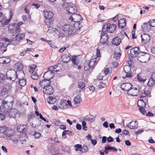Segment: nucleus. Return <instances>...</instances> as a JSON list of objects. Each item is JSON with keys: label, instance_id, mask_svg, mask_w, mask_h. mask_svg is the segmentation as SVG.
I'll return each instance as SVG.
<instances>
[{"label": "nucleus", "instance_id": "8", "mask_svg": "<svg viewBox=\"0 0 155 155\" xmlns=\"http://www.w3.org/2000/svg\"><path fill=\"white\" fill-rule=\"evenodd\" d=\"M10 109L7 113L10 117L15 118L17 116L19 117V113H18V112L17 109L12 108Z\"/></svg>", "mask_w": 155, "mask_h": 155}, {"label": "nucleus", "instance_id": "62", "mask_svg": "<svg viewBox=\"0 0 155 155\" xmlns=\"http://www.w3.org/2000/svg\"><path fill=\"white\" fill-rule=\"evenodd\" d=\"M137 79L140 82H144L146 81L145 79L142 78L138 75L137 76Z\"/></svg>", "mask_w": 155, "mask_h": 155}, {"label": "nucleus", "instance_id": "57", "mask_svg": "<svg viewBox=\"0 0 155 155\" xmlns=\"http://www.w3.org/2000/svg\"><path fill=\"white\" fill-rule=\"evenodd\" d=\"M143 108L144 107L139 108V110L143 114H146V112L145 110V109Z\"/></svg>", "mask_w": 155, "mask_h": 155}, {"label": "nucleus", "instance_id": "44", "mask_svg": "<svg viewBox=\"0 0 155 155\" xmlns=\"http://www.w3.org/2000/svg\"><path fill=\"white\" fill-rule=\"evenodd\" d=\"M49 101H48V103L49 104H54L56 101V99L51 97H49Z\"/></svg>", "mask_w": 155, "mask_h": 155}, {"label": "nucleus", "instance_id": "16", "mask_svg": "<svg viewBox=\"0 0 155 155\" xmlns=\"http://www.w3.org/2000/svg\"><path fill=\"white\" fill-rule=\"evenodd\" d=\"M43 91L46 94L51 95L53 93L54 91L53 89V87L50 85L44 87Z\"/></svg>", "mask_w": 155, "mask_h": 155}, {"label": "nucleus", "instance_id": "41", "mask_svg": "<svg viewBox=\"0 0 155 155\" xmlns=\"http://www.w3.org/2000/svg\"><path fill=\"white\" fill-rule=\"evenodd\" d=\"M76 56H72L71 60L73 64L75 65H78L79 63V61L76 59Z\"/></svg>", "mask_w": 155, "mask_h": 155}, {"label": "nucleus", "instance_id": "17", "mask_svg": "<svg viewBox=\"0 0 155 155\" xmlns=\"http://www.w3.org/2000/svg\"><path fill=\"white\" fill-rule=\"evenodd\" d=\"M77 8L75 4L72 3L68 10V12L69 14H75L77 12Z\"/></svg>", "mask_w": 155, "mask_h": 155}, {"label": "nucleus", "instance_id": "25", "mask_svg": "<svg viewBox=\"0 0 155 155\" xmlns=\"http://www.w3.org/2000/svg\"><path fill=\"white\" fill-rule=\"evenodd\" d=\"M82 101L81 98L79 96L77 95L74 97L73 103L74 105L78 106Z\"/></svg>", "mask_w": 155, "mask_h": 155}, {"label": "nucleus", "instance_id": "61", "mask_svg": "<svg viewBox=\"0 0 155 155\" xmlns=\"http://www.w3.org/2000/svg\"><path fill=\"white\" fill-rule=\"evenodd\" d=\"M107 140L108 142H112L114 141V139L111 137H109L107 138Z\"/></svg>", "mask_w": 155, "mask_h": 155}, {"label": "nucleus", "instance_id": "21", "mask_svg": "<svg viewBox=\"0 0 155 155\" xmlns=\"http://www.w3.org/2000/svg\"><path fill=\"white\" fill-rule=\"evenodd\" d=\"M16 24L15 23H12V24H10L8 27L9 32L12 33V34H13L12 36H15L14 34L16 33L15 29L14 28L15 27Z\"/></svg>", "mask_w": 155, "mask_h": 155}, {"label": "nucleus", "instance_id": "45", "mask_svg": "<svg viewBox=\"0 0 155 155\" xmlns=\"http://www.w3.org/2000/svg\"><path fill=\"white\" fill-rule=\"evenodd\" d=\"M6 18L5 16L2 12L0 15V22H2V24Z\"/></svg>", "mask_w": 155, "mask_h": 155}, {"label": "nucleus", "instance_id": "3", "mask_svg": "<svg viewBox=\"0 0 155 155\" xmlns=\"http://www.w3.org/2000/svg\"><path fill=\"white\" fill-rule=\"evenodd\" d=\"M142 51H140V48L138 47H135L132 48L129 51H127V53L129 55V57L134 58L135 57L138 58L139 55V53H140Z\"/></svg>", "mask_w": 155, "mask_h": 155}, {"label": "nucleus", "instance_id": "33", "mask_svg": "<svg viewBox=\"0 0 155 155\" xmlns=\"http://www.w3.org/2000/svg\"><path fill=\"white\" fill-rule=\"evenodd\" d=\"M10 59L6 57L0 58V63L6 64L9 63L10 62Z\"/></svg>", "mask_w": 155, "mask_h": 155}, {"label": "nucleus", "instance_id": "9", "mask_svg": "<svg viewBox=\"0 0 155 155\" xmlns=\"http://www.w3.org/2000/svg\"><path fill=\"white\" fill-rule=\"evenodd\" d=\"M69 19L72 21L77 22H80L83 19V18L80 15L75 13L70 17Z\"/></svg>", "mask_w": 155, "mask_h": 155}, {"label": "nucleus", "instance_id": "51", "mask_svg": "<svg viewBox=\"0 0 155 155\" xmlns=\"http://www.w3.org/2000/svg\"><path fill=\"white\" fill-rule=\"evenodd\" d=\"M35 116V115L33 113L31 112L28 115V120L29 121L30 119L34 118Z\"/></svg>", "mask_w": 155, "mask_h": 155}, {"label": "nucleus", "instance_id": "54", "mask_svg": "<svg viewBox=\"0 0 155 155\" xmlns=\"http://www.w3.org/2000/svg\"><path fill=\"white\" fill-rule=\"evenodd\" d=\"M6 127L5 126H2L0 127V133H4L6 130Z\"/></svg>", "mask_w": 155, "mask_h": 155}, {"label": "nucleus", "instance_id": "53", "mask_svg": "<svg viewBox=\"0 0 155 155\" xmlns=\"http://www.w3.org/2000/svg\"><path fill=\"white\" fill-rule=\"evenodd\" d=\"M106 86V84L105 83L101 82L99 85V87L100 88H102L105 87Z\"/></svg>", "mask_w": 155, "mask_h": 155}, {"label": "nucleus", "instance_id": "42", "mask_svg": "<svg viewBox=\"0 0 155 155\" xmlns=\"http://www.w3.org/2000/svg\"><path fill=\"white\" fill-rule=\"evenodd\" d=\"M31 134L34 135L36 138H38L41 136V134L38 132L35 131H33L31 132Z\"/></svg>", "mask_w": 155, "mask_h": 155}, {"label": "nucleus", "instance_id": "40", "mask_svg": "<svg viewBox=\"0 0 155 155\" xmlns=\"http://www.w3.org/2000/svg\"><path fill=\"white\" fill-rule=\"evenodd\" d=\"M29 5H25V6H22L21 8V9L22 10H24L25 11V12L27 14L29 13V9L30 7L29 6Z\"/></svg>", "mask_w": 155, "mask_h": 155}, {"label": "nucleus", "instance_id": "19", "mask_svg": "<svg viewBox=\"0 0 155 155\" xmlns=\"http://www.w3.org/2000/svg\"><path fill=\"white\" fill-rule=\"evenodd\" d=\"M132 85L130 83L123 84L121 86V89L124 91L128 92L132 87Z\"/></svg>", "mask_w": 155, "mask_h": 155}, {"label": "nucleus", "instance_id": "13", "mask_svg": "<svg viewBox=\"0 0 155 155\" xmlns=\"http://www.w3.org/2000/svg\"><path fill=\"white\" fill-rule=\"evenodd\" d=\"M142 42L147 44L148 43L150 40V38L149 35L146 34H143L140 36Z\"/></svg>", "mask_w": 155, "mask_h": 155}, {"label": "nucleus", "instance_id": "6", "mask_svg": "<svg viewBox=\"0 0 155 155\" xmlns=\"http://www.w3.org/2000/svg\"><path fill=\"white\" fill-rule=\"evenodd\" d=\"M80 22H75L74 24H71L72 28V32L70 34H73V35H75L76 31L80 29L82 27V25Z\"/></svg>", "mask_w": 155, "mask_h": 155}, {"label": "nucleus", "instance_id": "29", "mask_svg": "<svg viewBox=\"0 0 155 155\" xmlns=\"http://www.w3.org/2000/svg\"><path fill=\"white\" fill-rule=\"evenodd\" d=\"M66 134L70 136H73L74 135V134L71 131L69 130H64L63 132L62 136L64 138H66L67 137Z\"/></svg>", "mask_w": 155, "mask_h": 155}, {"label": "nucleus", "instance_id": "11", "mask_svg": "<svg viewBox=\"0 0 155 155\" xmlns=\"http://www.w3.org/2000/svg\"><path fill=\"white\" fill-rule=\"evenodd\" d=\"M54 73L53 71H48L44 73L43 76L45 79L50 80L54 76Z\"/></svg>", "mask_w": 155, "mask_h": 155}, {"label": "nucleus", "instance_id": "35", "mask_svg": "<svg viewBox=\"0 0 155 155\" xmlns=\"http://www.w3.org/2000/svg\"><path fill=\"white\" fill-rule=\"evenodd\" d=\"M78 87L81 90V91H84V87L85 86L84 83L83 82H78Z\"/></svg>", "mask_w": 155, "mask_h": 155}, {"label": "nucleus", "instance_id": "55", "mask_svg": "<svg viewBox=\"0 0 155 155\" xmlns=\"http://www.w3.org/2000/svg\"><path fill=\"white\" fill-rule=\"evenodd\" d=\"M82 129L84 130H86L87 129H86L87 128L86 126V123L84 121H83L82 122Z\"/></svg>", "mask_w": 155, "mask_h": 155}, {"label": "nucleus", "instance_id": "5", "mask_svg": "<svg viewBox=\"0 0 155 155\" xmlns=\"http://www.w3.org/2000/svg\"><path fill=\"white\" fill-rule=\"evenodd\" d=\"M6 74L7 78L12 81H15L17 78H18L16 71L14 70H8Z\"/></svg>", "mask_w": 155, "mask_h": 155}, {"label": "nucleus", "instance_id": "37", "mask_svg": "<svg viewBox=\"0 0 155 155\" xmlns=\"http://www.w3.org/2000/svg\"><path fill=\"white\" fill-rule=\"evenodd\" d=\"M4 41L2 44H3V46L4 47H6L8 45H10L12 41H10L7 38H3Z\"/></svg>", "mask_w": 155, "mask_h": 155}, {"label": "nucleus", "instance_id": "1", "mask_svg": "<svg viewBox=\"0 0 155 155\" xmlns=\"http://www.w3.org/2000/svg\"><path fill=\"white\" fill-rule=\"evenodd\" d=\"M14 98L11 95L6 96L3 101L0 100L1 102H2V104H4L5 107L8 109H11L12 108V104L14 103Z\"/></svg>", "mask_w": 155, "mask_h": 155}, {"label": "nucleus", "instance_id": "58", "mask_svg": "<svg viewBox=\"0 0 155 155\" xmlns=\"http://www.w3.org/2000/svg\"><path fill=\"white\" fill-rule=\"evenodd\" d=\"M15 33H19L21 31V29H20V27L18 26H16V28H15Z\"/></svg>", "mask_w": 155, "mask_h": 155}, {"label": "nucleus", "instance_id": "28", "mask_svg": "<svg viewBox=\"0 0 155 155\" xmlns=\"http://www.w3.org/2000/svg\"><path fill=\"white\" fill-rule=\"evenodd\" d=\"M44 15L46 19L52 18L54 15V14L53 12L50 11L45 12L44 13Z\"/></svg>", "mask_w": 155, "mask_h": 155}, {"label": "nucleus", "instance_id": "14", "mask_svg": "<svg viewBox=\"0 0 155 155\" xmlns=\"http://www.w3.org/2000/svg\"><path fill=\"white\" fill-rule=\"evenodd\" d=\"M139 93L138 90L136 88H132L131 87L129 91L127 92L128 95L132 96H137Z\"/></svg>", "mask_w": 155, "mask_h": 155}, {"label": "nucleus", "instance_id": "64", "mask_svg": "<svg viewBox=\"0 0 155 155\" xmlns=\"http://www.w3.org/2000/svg\"><path fill=\"white\" fill-rule=\"evenodd\" d=\"M55 69V68L53 66H50L48 68V71H53H53H56L54 70Z\"/></svg>", "mask_w": 155, "mask_h": 155}, {"label": "nucleus", "instance_id": "60", "mask_svg": "<svg viewBox=\"0 0 155 155\" xmlns=\"http://www.w3.org/2000/svg\"><path fill=\"white\" fill-rule=\"evenodd\" d=\"M54 122L55 124L57 126H59L61 122L58 120H55Z\"/></svg>", "mask_w": 155, "mask_h": 155}, {"label": "nucleus", "instance_id": "10", "mask_svg": "<svg viewBox=\"0 0 155 155\" xmlns=\"http://www.w3.org/2000/svg\"><path fill=\"white\" fill-rule=\"evenodd\" d=\"M101 34V38L100 40V42L101 44L104 45L107 43L109 39L108 35L105 32H102Z\"/></svg>", "mask_w": 155, "mask_h": 155}, {"label": "nucleus", "instance_id": "2", "mask_svg": "<svg viewBox=\"0 0 155 155\" xmlns=\"http://www.w3.org/2000/svg\"><path fill=\"white\" fill-rule=\"evenodd\" d=\"M117 28L116 25L115 24L110 25V23H107L104 25L102 28V32H107L111 33L114 32Z\"/></svg>", "mask_w": 155, "mask_h": 155}, {"label": "nucleus", "instance_id": "38", "mask_svg": "<svg viewBox=\"0 0 155 155\" xmlns=\"http://www.w3.org/2000/svg\"><path fill=\"white\" fill-rule=\"evenodd\" d=\"M18 78L19 79V84L21 86H24L26 85V81L25 79L22 78L20 79Z\"/></svg>", "mask_w": 155, "mask_h": 155}, {"label": "nucleus", "instance_id": "63", "mask_svg": "<svg viewBox=\"0 0 155 155\" xmlns=\"http://www.w3.org/2000/svg\"><path fill=\"white\" fill-rule=\"evenodd\" d=\"M107 140V137L106 136H103L102 139V142L103 143H104Z\"/></svg>", "mask_w": 155, "mask_h": 155}, {"label": "nucleus", "instance_id": "50", "mask_svg": "<svg viewBox=\"0 0 155 155\" xmlns=\"http://www.w3.org/2000/svg\"><path fill=\"white\" fill-rule=\"evenodd\" d=\"M31 77L33 80H37L38 78L37 74L35 73L31 75Z\"/></svg>", "mask_w": 155, "mask_h": 155}, {"label": "nucleus", "instance_id": "26", "mask_svg": "<svg viewBox=\"0 0 155 155\" xmlns=\"http://www.w3.org/2000/svg\"><path fill=\"white\" fill-rule=\"evenodd\" d=\"M126 21L125 18H122L118 21V26L119 28H123L126 25Z\"/></svg>", "mask_w": 155, "mask_h": 155}, {"label": "nucleus", "instance_id": "22", "mask_svg": "<svg viewBox=\"0 0 155 155\" xmlns=\"http://www.w3.org/2000/svg\"><path fill=\"white\" fill-rule=\"evenodd\" d=\"M27 125H20L17 127V130L20 133H26Z\"/></svg>", "mask_w": 155, "mask_h": 155}, {"label": "nucleus", "instance_id": "59", "mask_svg": "<svg viewBox=\"0 0 155 155\" xmlns=\"http://www.w3.org/2000/svg\"><path fill=\"white\" fill-rule=\"evenodd\" d=\"M129 134V132L127 130H124L123 131L122 133L121 134V135H122V134H124L126 135H127Z\"/></svg>", "mask_w": 155, "mask_h": 155}, {"label": "nucleus", "instance_id": "43", "mask_svg": "<svg viewBox=\"0 0 155 155\" xmlns=\"http://www.w3.org/2000/svg\"><path fill=\"white\" fill-rule=\"evenodd\" d=\"M88 150L87 147L86 145H83L82 147H81V149H80V151L81 153H85L87 152Z\"/></svg>", "mask_w": 155, "mask_h": 155}, {"label": "nucleus", "instance_id": "7", "mask_svg": "<svg viewBox=\"0 0 155 155\" xmlns=\"http://www.w3.org/2000/svg\"><path fill=\"white\" fill-rule=\"evenodd\" d=\"M45 22L46 25L48 26V31L49 32H52L50 31L51 30H53V31H54L56 29V28H53L50 26L53 24V20L52 18L51 19H46L45 21Z\"/></svg>", "mask_w": 155, "mask_h": 155}, {"label": "nucleus", "instance_id": "49", "mask_svg": "<svg viewBox=\"0 0 155 155\" xmlns=\"http://www.w3.org/2000/svg\"><path fill=\"white\" fill-rule=\"evenodd\" d=\"M81 145L79 144L75 145L74 146V147L76 148L75 150L76 151H80V149H81Z\"/></svg>", "mask_w": 155, "mask_h": 155}, {"label": "nucleus", "instance_id": "12", "mask_svg": "<svg viewBox=\"0 0 155 155\" xmlns=\"http://www.w3.org/2000/svg\"><path fill=\"white\" fill-rule=\"evenodd\" d=\"M62 29L64 31L67 32L68 33V35L69 36L73 35V34H70L71 32L72 33V28L71 25H70L69 24H65L62 26Z\"/></svg>", "mask_w": 155, "mask_h": 155}, {"label": "nucleus", "instance_id": "30", "mask_svg": "<svg viewBox=\"0 0 155 155\" xmlns=\"http://www.w3.org/2000/svg\"><path fill=\"white\" fill-rule=\"evenodd\" d=\"M121 41L120 38L118 37H116L113 39L112 42L114 45L118 46L120 44Z\"/></svg>", "mask_w": 155, "mask_h": 155}, {"label": "nucleus", "instance_id": "18", "mask_svg": "<svg viewBox=\"0 0 155 155\" xmlns=\"http://www.w3.org/2000/svg\"><path fill=\"white\" fill-rule=\"evenodd\" d=\"M97 63L96 61V58L91 59V60L87 64V66L89 68H91L93 69L94 68V66Z\"/></svg>", "mask_w": 155, "mask_h": 155}, {"label": "nucleus", "instance_id": "34", "mask_svg": "<svg viewBox=\"0 0 155 155\" xmlns=\"http://www.w3.org/2000/svg\"><path fill=\"white\" fill-rule=\"evenodd\" d=\"M14 133V130L12 129H7L5 131L4 134L7 136L11 137L13 135Z\"/></svg>", "mask_w": 155, "mask_h": 155}, {"label": "nucleus", "instance_id": "20", "mask_svg": "<svg viewBox=\"0 0 155 155\" xmlns=\"http://www.w3.org/2000/svg\"><path fill=\"white\" fill-rule=\"evenodd\" d=\"M25 34L24 33H20L16 35L15 38H13L12 40H11L12 41H15V42H19L22 39L25 37Z\"/></svg>", "mask_w": 155, "mask_h": 155}, {"label": "nucleus", "instance_id": "48", "mask_svg": "<svg viewBox=\"0 0 155 155\" xmlns=\"http://www.w3.org/2000/svg\"><path fill=\"white\" fill-rule=\"evenodd\" d=\"M15 66L16 67V68L18 70H21L22 68V65L21 64L17 63L15 64Z\"/></svg>", "mask_w": 155, "mask_h": 155}, {"label": "nucleus", "instance_id": "23", "mask_svg": "<svg viewBox=\"0 0 155 155\" xmlns=\"http://www.w3.org/2000/svg\"><path fill=\"white\" fill-rule=\"evenodd\" d=\"M127 126L130 129H136L138 127V123L137 121H132L130 122Z\"/></svg>", "mask_w": 155, "mask_h": 155}, {"label": "nucleus", "instance_id": "52", "mask_svg": "<svg viewBox=\"0 0 155 155\" xmlns=\"http://www.w3.org/2000/svg\"><path fill=\"white\" fill-rule=\"evenodd\" d=\"M149 23L150 25V27H155V19H153L151 21H149Z\"/></svg>", "mask_w": 155, "mask_h": 155}, {"label": "nucleus", "instance_id": "24", "mask_svg": "<svg viewBox=\"0 0 155 155\" xmlns=\"http://www.w3.org/2000/svg\"><path fill=\"white\" fill-rule=\"evenodd\" d=\"M61 58L64 63H67L71 60V58L68 54H64L61 56Z\"/></svg>", "mask_w": 155, "mask_h": 155}, {"label": "nucleus", "instance_id": "31", "mask_svg": "<svg viewBox=\"0 0 155 155\" xmlns=\"http://www.w3.org/2000/svg\"><path fill=\"white\" fill-rule=\"evenodd\" d=\"M13 11L12 10H11L9 11V14H10L9 18L7 20H6V19H5V21H4L2 23V24H3V25H7L8 24V23L10 21V19L12 18V17L13 16Z\"/></svg>", "mask_w": 155, "mask_h": 155}, {"label": "nucleus", "instance_id": "47", "mask_svg": "<svg viewBox=\"0 0 155 155\" xmlns=\"http://www.w3.org/2000/svg\"><path fill=\"white\" fill-rule=\"evenodd\" d=\"M121 54L119 52H115L114 55V57L116 59H117L120 58Z\"/></svg>", "mask_w": 155, "mask_h": 155}, {"label": "nucleus", "instance_id": "15", "mask_svg": "<svg viewBox=\"0 0 155 155\" xmlns=\"http://www.w3.org/2000/svg\"><path fill=\"white\" fill-rule=\"evenodd\" d=\"M51 80H47V79H45L41 81L39 84L40 86L41 87L44 88V87L50 86L51 83Z\"/></svg>", "mask_w": 155, "mask_h": 155}, {"label": "nucleus", "instance_id": "56", "mask_svg": "<svg viewBox=\"0 0 155 155\" xmlns=\"http://www.w3.org/2000/svg\"><path fill=\"white\" fill-rule=\"evenodd\" d=\"M5 76L4 74L0 73V82H1L5 79Z\"/></svg>", "mask_w": 155, "mask_h": 155}, {"label": "nucleus", "instance_id": "32", "mask_svg": "<svg viewBox=\"0 0 155 155\" xmlns=\"http://www.w3.org/2000/svg\"><path fill=\"white\" fill-rule=\"evenodd\" d=\"M137 105L138 107L140 108L145 107L146 106V104L143 99H140L138 101Z\"/></svg>", "mask_w": 155, "mask_h": 155}, {"label": "nucleus", "instance_id": "46", "mask_svg": "<svg viewBox=\"0 0 155 155\" xmlns=\"http://www.w3.org/2000/svg\"><path fill=\"white\" fill-rule=\"evenodd\" d=\"M72 4V3L71 2H64L63 3L62 6L64 8H69L71 5V4Z\"/></svg>", "mask_w": 155, "mask_h": 155}, {"label": "nucleus", "instance_id": "39", "mask_svg": "<svg viewBox=\"0 0 155 155\" xmlns=\"http://www.w3.org/2000/svg\"><path fill=\"white\" fill-rule=\"evenodd\" d=\"M155 84V80L151 78L149 80L148 82L147 83V85L150 87H152L154 86Z\"/></svg>", "mask_w": 155, "mask_h": 155}, {"label": "nucleus", "instance_id": "4", "mask_svg": "<svg viewBox=\"0 0 155 155\" xmlns=\"http://www.w3.org/2000/svg\"><path fill=\"white\" fill-rule=\"evenodd\" d=\"M139 55L137 58L138 60L142 63H146L148 62L150 60V56L147 53L142 51L139 53Z\"/></svg>", "mask_w": 155, "mask_h": 155}, {"label": "nucleus", "instance_id": "27", "mask_svg": "<svg viewBox=\"0 0 155 155\" xmlns=\"http://www.w3.org/2000/svg\"><path fill=\"white\" fill-rule=\"evenodd\" d=\"M129 65H125L123 68V69L125 73H129V72H131V67H132V65L131 64V62H129L128 63Z\"/></svg>", "mask_w": 155, "mask_h": 155}, {"label": "nucleus", "instance_id": "36", "mask_svg": "<svg viewBox=\"0 0 155 155\" xmlns=\"http://www.w3.org/2000/svg\"><path fill=\"white\" fill-rule=\"evenodd\" d=\"M142 28L143 30L148 31L150 29L151 27L149 23H144L142 25Z\"/></svg>", "mask_w": 155, "mask_h": 155}]
</instances>
